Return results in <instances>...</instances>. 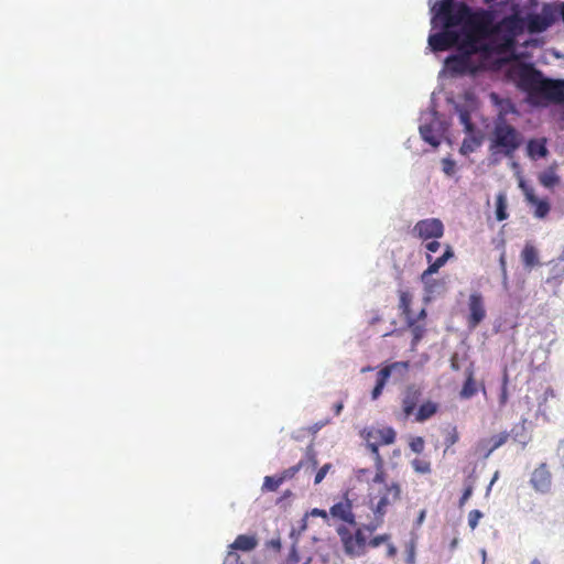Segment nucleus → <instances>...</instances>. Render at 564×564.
Masks as SVG:
<instances>
[{
    "mask_svg": "<svg viewBox=\"0 0 564 564\" xmlns=\"http://www.w3.org/2000/svg\"><path fill=\"white\" fill-rule=\"evenodd\" d=\"M432 26H441L437 33L429 35V45L433 52H444L452 47L459 48L464 36L492 37L505 29L511 33L512 18L495 22V12L490 9H473L467 3L456 0H440L431 9Z\"/></svg>",
    "mask_w": 564,
    "mask_h": 564,
    "instance_id": "nucleus-1",
    "label": "nucleus"
},
{
    "mask_svg": "<svg viewBox=\"0 0 564 564\" xmlns=\"http://www.w3.org/2000/svg\"><path fill=\"white\" fill-rule=\"evenodd\" d=\"M512 18L513 26L511 33H506L505 29L497 33H492L496 39V53L508 54L514 51L517 45V37L521 35L524 30L530 34H538L546 31L556 21V10L551 4H544L540 13H528L524 18L518 12H513L503 17L501 20Z\"/></svg>",
    "mask_w": 564,
    "mask_h": 564,
    "instance_id": "nucleus-2",
    "label": "nucleus"
},
{
    "mask_svg": "<svg viewBox=\"0 0 564 564\" xmlns=\"http://www.w3.org/2000/svg\"><path fill=\"white\" fill-rule=\"evenodd\" d=\"M517 86L527 93L529 99L539 104L564 102V79H551L531 64H523L517 72Z\"/></svg>",
    "mask_w": 564,
    "mask_h": 564,
    "instance_id": "nucleus-3",
    "label": "nucleus"
},
{
    "mask_svg": "<svg viewBox=\"0 0 564 564\" xmlns=\"http://www.w3.org/2000/svg\"><path fill=\"white\" fill-rule=\"evenodd\" d=\"M522 143V133L506 119L500 118L495 122L488 147L491 155H503L512 159Z\"/></svg>",
    "mask_w": 564,
    "mask_h": 564,
    "instance_id": "nucleus-4",
    "label": "nucleus"
},
{
    "mask_svg": "<svg viewBox=\"0 0 564 564\" xmlns=\"http://www.w3.org/2000/svg\"><path fill=\"white\" fill-rule=\"evenodd\" d=\"M495 37H473L464 36L457 50L459 54L451 55L446 58L447 67L455 73H466L470 67V57L478 53H496Z\"/></svg>",
    "mask_w": 564,
    "mask_h": 564,
    "instance_id": "nucleus-5",
    "label": "nucleus"
},
{
    "mask_svg": "<svg viewBox=\"0 0 564 564\" xmlns=\"http://www.w3.org/2000/svg\"><path fill=\"white\" fill-rule=\"evenodd\" d=\"M381 525H376V519L372 518L368 523L356 528L354 532L345 524H339L336 533L339 536L344 552L350 557H359L367 551L369 535Z\"/></svg>",
    "mask_w": 564,
    "mask_h": 564,
    "instance_id": "nucleus-6",
    "label": "nucleus"
},
{
    "mask_svg": "<svg viewBox=\"0 0 564 564\" xmlns=\"http://www.w3.org/2000/svg\"><path fill=\"white\" fill-rule=\"evenodd\" d=\"M378 484L382 486L376 492H369V506L376 519V525H382L389 507L401 499V487L395 481L387 484L384 480Z\"/></svg>",
    "mask_w": 564,
    "mask_h": 564,
    "instance_id": "nucleus-7",
    "label": "nucleus"
},
{
    "mask_svg": "<svg viewBox=\"0 0 564 564\" xmlns=\"http://www.w3.org/2000/svg\"><path fill=\"white\" fill-rule=\"evenodd\" d=\"M409 369V361H395L381 368L377 373L376 386L371 391V399L377 400L382 394L391 376H394L395 381H402L406 377Z\"/></svg>",
    "mask_w": 564,
    "mask_h": 564,
    "instance_id": "nucleus-8",
    "label": "nucleus"
},
{
    "mask_svg": "<svg viewBox=\"0 0 564 564\" xmlns=\"http://www.w3.org/2000/svg\"><path fill=\"white\" fill-rule=\"evenodd\" d=\"M349 490L345 491L339 500L329 508V516L335 522L356 527V516L352 511V500L349 498Z\"/></svg>",
    "mask_w": 564,
    "mask_h": 564,
    "instance_id": "nucleus-9",
    "label": "nucleus"
},
{
    "mask_svg": "<svg viewBox=\"0 0 564 564\" xmlns=\"http://www.w3.org/2000/svg\"><path fill=\"white\" fill-rule=\"evenodd\" d=\"M412 234L421 240L438 239L444 235V225L438 218H426L419 220Z\"/></svg>",
    "mask_w": 564,
    "mask_h": 564,
    "instance_id": "nucleus-10",
    "label": "nucleus"
},
{
    "mask_svg": "<svg viewBox=\"0 0 564 564\" xmlns=\"http://www.w3.org/2000/svg\"><path fill=\"white\" fill-rule=\"evenodd\" d=\"M366 443L391 445L395 442L397 433L391 426L369 427L362 433Z\"/></svg>",
    "mask_w": 564,
    "mask_h": 564,
    "instance_id": "nucleus-11",
    "label": "nucleus"
},
{
    "mask_svg": "<svg viewBox=\"0 0 564 564\" xmlns=\"http://www.w3.org/2000/svg\"><path fill=\"white\" fill-rule=\"evenodd\" d=\"M469 314L467 317V324L470 329L476 328L486 317V310L484 305V299L480 293H473L468 301Z\"/></svg>",
    "mask_w": 564,
    "mask_h": 564,
    "instance_id": "nucleus-12",
    "label": "nucleus"
},
{
    "mask_svg": "<svg viewBox=\"0 0 564 564\" xmlns=\"http://www.w3.org/2000/svg\"><path fill=\"white\" fill-rule=\"evenodd\" d=\"M421 398L422 390L417 386L410 384L405 388L401 400L402 414L404 419H408L415 413V409Z\"/></svg>",
    "mask_w": 564,
    "mask_h": 564,
    "instance_id": "nucleus-13",
    "label": "nucleus"
},
{
    "mask_svg": "<svg viewBox=\"0 0 564 564\" xmlns=\"http://www.w3.org/2000/svg\"><path fill=\"white\" fill-rule=\"evenodd\" d=\"M530 484L542 494L549 492L552 486V475L545 463H541L532 473Z\"/></svg>",
    "mask_w": 564,
    "mask_h": 564,
    "instance_id": "nucleus-14",
    "label": "nucleus"
},
{
    "mask_svg": "<svg viewBox=\"0 0 564 564\" xmlns=\"http://www.w3.org/2000/svg\"><path fill=\"white\" fill-rule=\"evenodd\" d=\"M520 187L523 189L525 199L528 203L535 207L534 216L538 218H544L550 212V204L545 199H539L532 187L527 186L524 182H520Z\"/></svg>",
    "mask_w": 564,
    "mask_h": 564,
    "instance_id": "nucleus-15",
    "label": "nucleus"
},
{
    "mask_svg": "<svg viewBox=\"0 0 564 564\" xmlns=\"http://www.w3.org/2000/svg\"><path fill=\"white\" fill-rule=\"evenodd\" d=\"M453 256H454V253H453L451 246H447L445 252L441 257H438L434 260L431 254H427L426 260L429 262V267L421 274V281L424 284H427V278H430L432 274L436 273Z\"/></svg>",
    "mask_w": 564,
    "mask_h": 564,
    "instance_id": "nucleus-16",
    "label": "nucleus"
},
{
    "mask_svg": "<svg viewBox=\"0 0 564 564\" xmlns=\"http://www.w3.org/2000/svg\"><path fill=\"white\" fill-rule=\"evenodd\" d=\"M509 437L510 434L508 432H502L492 435L488 438L481 440L479 442V447L484 452V456L489 457L492 452L505 445L508 442Z\"/></svg>",
    "mask_w": 564,
    "mask_h": 564,
    "instance_id": "nucleus-17",
    "label": "nucleus"
},
{
    "mask_svg": "<svg viewBox=\"0 0 564 564\" xmlns=\"http://www.w3.org/2000/svg\"><path fill=\"white\" fill-rule=\"evenodd\" d=\"M549 154V150L546 147V139L545 138H535L530 139L527 143V155L533 160L536 161L539 159H544Z\"/></svg>",
    "mask_w": 564,
    "mask_h": 564,
    "instance_id": "nucleus-18",
    "label": "nucleus"
},
{
    "mask_svg": "<svg viewBox=\"0 0 564 564\" xmlns=\"http://www.w3.org/2000/svg\"><path fill=\"white\" fill-rule=\"evenodd\" d=\"M380 446L381 445L376 443H367V447L370 449L375 458L376 474L371 479L372 482H384V477L387 476L384 471V460L379 453Z\"/></svg>",
    "mask_w": 564,
    "mask_h": 564,
    "instance_id": "nucleus-19",
    "label": "nucleus"
},
{
    "mask_svg": "<svg viewBox=\"0 0 564 564\" xmlns=\"http://www.w3.org/2000/svg\"><path fill=\"white\" fill-rule=\"evenodd\" d=\"M438 411V404L433 401L423 402L414 413V421L422 423L430 420Z\"/></svg>",
    "mask_w": 564,
    "mask_h": 564,
    "instance_id": "nucleus-20",
    "label": "nucleus"
},
{
    "mask_svg": "<svg viewBox=\"0 0 564 564\" xmlns=\"http://www.w3.org/2000/svg\"><path fill=\"white\" fill-rule=\"evenodd\" d=\"M258 545V540L254 535L240 534L229 545L231 550H239L243 552H250Z\"/></svg>",
    "mask_w": 564,
    "mask_h": 564,
    "instance_id": "nucleus-21",
    "label": "nucleus"
},
{
    "mask_svg": "<svg viewBox=\"0 0 564 564\" xmlns=\"http://www.w3.org/2000/svg\"><path fill=\"white\" fill-rule=\"evenodd\" d=\"M405 322L413 336L411 345L414 349L425 334V325L424 323H419L413 316H409Z\"/></svg>",
    "mask_w": 564,
    "mask_h": 564,
    "instance_id": "nucleus-22",
    "label": "nucleus"
},
{
    "mask_svg": "<svg viewBox=\"0 0 564 564\" xmlns=\"http://www.w3.org/2000/svg\"><path fill=\"white\" fill-rule=\"evenodd\" d=\"M521 259L527 268H533L539 263V254L536 248L531 243H525L522 252Z\"/></svg>",
    "mask_w": 564,
    "mask_h": 564,
    "instance_id": "nucleus-23",
    "label": "nucleus"
},
{
    "mask_svg": "<svg viewBox=\"0 0 564 564\" xmlns=\"http://www.w3.org/2000/svg\"><path fill=\"white\" fill-rule=\"evenodd\" d=\"M510 436L512 437V440L519 444L522 445V447L524 448L528 443L530 442L531 437L530 435L528 434L527 432V427H525V421H523L522 423L520 424H516L511 431H510Z\"/></svg>",
    "mask_w": 564,
    "mask_h": 564,
    "instance_id": "nucleus-24",
    "label": "nucleus"
},
{
    "mask_svg": "<svg viewBox=\"0 0 564 564\" xmlns=\"http://www.w3.org/2000/svg\"><path fill=\"white\" fill-rule=\"evenodd\" d=\"M413 300V295L408 290H400L399 291V310L401 311V315L404 316V318H409V316H412L411 312V303Z\"/></svg>",
    "mask_w": 564,
    "mask_h": 564,
    "instance_id": "nucleus-25",
    "label": "nucleus"
},
{
    "mask_svg": "<svg viewBox=\"0 0 564 564\" xmlns=\"http://www.w3.org/2000/svg\"><path fill=\"white\" fill-rule=\"evenodd\" d=\"M477 393V386L474 378V371L471 369L467 370L466 380L460 390V397L463 399H470Z\"/></svg>",
    "mask_w": 564,
    "mask_h": 564,
    "instance_id": "nucleus-26",
    "label": "nucleus"
},
{
    "mask_svg": "<svg viewBox=\"0 0 564 564\" xmlns=\"http://www.w3.org/2000/svg\"><path fill=\"white\" fill-rule=\"evenodd\" d=\"M456 111L459 117V122L464 126V130L467 133H473L475 130V126L471 122V117L469 110L465 106H456Z\"/></svg>",
    "mask_w": 564,
    "mask_h": 564,
    "instance_id": "nucleus-27",
    "label": "nucleus"
},
{
    "mask_svg": "<svg viewBox=\"0 0 564 564\" xmlns=\"http://www.w3.org/2000/svg\"><path fill=\"white\" fill-rule=\"evenodd\" d=\"M539 182L546 188H553L560 183V177L556 175L553 169H549L539 175Z\"/></svg>",
    "mask_w": 564,
    "mask_h": 564,
    "instance_id": "nucleus-28",
    "label": "nucleus"
},
{
    "mask_svg": "<svg viewBox=\"0 0 564 564\" xmlns=\"http://www.w3.org/2000/svg\"><path fill=\"white\" fill-rule=\"evenodd\" d=\"M420 133L424 141L430 143L433 147H437L440 144L438 138L435 135L434 130L431 126H422L420 127Z\"/></svg>",
    "mask_w": 564,
    "mask_h": 564,
    "instance_id": "nucleus-29",
    "label": "nucleus"
},
{
    "mask_svg": "<svg viewBox=\"0 0 564 564\" xmlns=\"http://www.w3.org/2000/svg\"><path fill=\"white\" fill-rule=\"evenodd\" d=\"M282 484L283 482L279 475L265 476L263 479L262 490L276 491Z\"/></svg>",
    "mask_w": 564,
    "mask_h": 564,
    "instance_id": "nucleus-30",
    "label": "nucleus"
},
{
    "mask_svg": "<svg viewBox=\"0 0 564 564\" xmlns=\"http://www.w3.org/2000/svg\"><path fill=\"white\" fill-rule=\"evenodd\" d=\"M411 466L417 474H430L432 470L431 463L424 458H414Z\"/></svg>",
    "mask_w": 564,
    "mask_h": 564,
    "instance_id": "nucleus-31",
    "label": "nucleus"
},
{
    "mask_svg": "<svg viewBox=\"0 0 564 564\" xmlns=\"http://www.w3.org/2000/svg\"><path fill=\"white\" fill-rule=\"evenodd\" d=\"M496 217L499 221H502L507 219V202L506 196L503 194H499L497 196V209H496Z\"/></svg>",
    "mask_w": 564,
    "mask_h": 564,
    "instance_id": "nucleus-32",
    "label": "nucleus"
},
{
    "mask_svg": "<svg viewBox=\"0 0 564 564\" xmlns=\"http://www.w3.org/2000/svg\"><path fill=\"white\" fill-rule=\"evenodd\" d=\"M508 384H509L508 375L505 373L503 379H502V383H501L500 393H499V405H500V408H503L508 403V401H509Z\"/></svg>",
    "mask_w": 564,
    "mask_h": 564,
    "instance_id": "nucleus-33",
    "label": "nucleus"
},
{
    "mask_svg": "<svg viewBox=\"0 0 564 564\" xmlns=\"http://www.w3.org/2000/svg\"><path fill=\"white\" fill-rule=\"evenodd\" d=\"M302 466H303V462L301 460L296 465H294L288 469H284L281 474H279V477L281 478L282 482H284L285 480L292 479L300 471Z\"/></svg>",
    "mask_w": 564,
    "mask_h": 564,
    "instance_id": "nucleus-34",
    "label": "nucleus"
},
{
    "mask_svg": "<svg viewBox=\"0 0 564 564\" xmlns=\"http://www.w3.org/2000/svg\"><path fill=\"white\" fill-rule=\"evenodd\" d=\"M458 440H459V434H458L457 429L454 426L446 433V436L444 440L446 449H448L449 447L455 445L458 442Z\"/></svg>",
    "mask_w": 564,
    "mask_h": 564,
    "instance_id": "nucleus-35",
    "label": "nucleus"
},
{
    "mask_svg": "<svg viewBox=\"0 0 564 564\" xmlns=\"http://www.w3.org/2000/svg\"><path fill=\"white\" fill-rule=\"evenodd\" d=\"M424 440L421 436L413 437L409 443L411 451L416 454H421L424 451Z\"/></svg>",
    "mask_w": 564,
    "mask_h": 564,
    "instance_id": "nucleus-36",
    "label": "nucleus"
},
{
    "mask_svg": "<svg viewBox=\"0 0 564 564\" xmlns=\"http://www.w3.org/2000/svg\"><path fill=\"white\" fill-rule=\"evenodd\" d=\"M482 512L475 509L468 513V525L471 530H475L478 525L479 520L482 518Z\"/></svg>",
    "mask_w": 564,
    "mask_h": 564,
    "instance_id": "nucleus-37",
    "label": "nucleus"
},
{
    "mask_svg": "<svg viewBox=\"0 0 564 564\" xmlns=\"http://www.w3.org/2000/svg\"><path fill=\"white\" fill-rule=\"evenodd\" d=\"M390 540V535L384 533L377 536H373L372 539H369L368 545L372 549L380 546L381 544L388 542Z\"/></svg>",
    "mask_w": 564,
    "mask_h": 564,
    "instance_id": "nucleus-38",
    "label": "nucleus"
},
{
    "mask_svg": "<svg viewBox=\"0 0 564 564\" xmlns=\"http://www.w3.org/2000/svg\"><path fill=\"white\" fill-rule=\"evenodd\" d=\"M300 562V555L296 549V544L293 543L291 550L283 564H297Z\"/></svg>",
    "mask_w": 564,
    "mask_h": 564,
    "instance_id": "nucleus-39",
    "label": "nucleus"
},
{
    "mask_svg": "<svg viewBox=\"0 0 564 564\" xmlns=\"http://www.w3.org/2000/svg\"><path fill=\"white\" fill-rule=\"evenodd\" d=\"M330 468V464H325L324 466H322L315 475L314 484L317 485L322 482Z\"/></svg>",
    "mask_w": 564,
    "mask_h": 564,
    "instance_id": "nucleus-40",
    "label": "nucleus"
},
{
    "mask_svg": "<svg viewBox=\"0 0 564 564\" xmlns=\"http://www.w3.org/2000/svg\"><path fill=\"white\" fill-rule=\"evenodd\" d=\"M370 469L368 468H359L356 470L355 475H356V479L359 481V482H368L369 479H368V476L370 475Z\"/></svg>",
    "mask_w": 564,
    "mask_h": 564,
    "instance_id": "nucleus-41",
    "label": "nucleus"
},
{
    "mask_svg": "<svg viewBox=\"0 0 564 564\" xmlns=\"http://www.w3.org/2000/svg\"><path fill=\"white\" fill-rule=\"evenodd\" d=\"M473 490H474V488H473L471 485L466 486V488L464 489L463 495H462V497L459 499V503L458 505H459L460 508L464 507L465 503L468 501V499L471 497Z\"/></svg>",
    "mask_w": 564,
    "mask_h": 564,
    "instance_id": "nucleus-42",
    "label": "nucleus"
},
{
    "mask_svg": "<svg viewBox=\"0 0 564 564\" xmlns=\"http://www.w3.org/2000/svg\"><path fill=\"white\" fill-rule=\"evenodd\" d=\"M442 164H443V171L445 174L452 175L454 173V170H455L454 161H452L451 159H444L442 161Z\"/></svg>",
    "mask_w": 564,
    "mask_h": 564,
    "instance_id": "nucleus-43",
    "label": "nucleus"
},
{
    "mask_svg": "<svg viewBox=\"0 0 564 564\" xmlns=\"http://www.w3.org/2000/svg\"><path fill=\"white\" fill-rule=\"evenodd\" d=\"M267 547L271 549V550H273L275 552H280L281 549H282V543H281L280 538L271 539L270 541H268L267 542Z\"/></svg>",
    "mask_w": 564,
    "mask_h": 564,
    "instance_id": "nucleus-44",
    "label": "nucleus"
},
{
    "mask_svg": "<svg viewBox=\"0 0 564 564\" xmlns=\"http://www.w3.org/2000/svg\"><path fill=\"white\" fill-rule=\"evenodd\" d=\"M406 562L408 564H414L415 563V545L414 543H411L406 551Z\"/></svg>",
    "mask_w": 564,
    "mask_h": 564,
    "instance_id": "nucleus-45",
    "label": "nucleus"
},
{
    "mask_svg": "<svg viewBox=\"0 0 564 564\" xmlns=\"http://www.w3.org/2000/svg\"><path fill=\"white\" fill-rule=\"evenodd\" d=\"M312 516H315V517H321L323 518L325 521H327L330 516H329V511H326L324 509H318V508H315L312 510L311 512Z\"/></svg>",
    "mask_w": 564,
    "mask_h": 564,
    "instance_id": "nucleus-46",
    "label": "nucleus"
},
{
    "mask_svg": "<svg viewBox=\"0 0 564 564\" xmlns=\"http://www.w3.org/2000/svg\"><path fill=\"white\" fill-rule=\"evenodd\" d=\"M425 248L427 249L429 252H436L441 248V243L436 241V239H433L432 241L425 245Z\"/></svg>",
    "mask_w": 564,
    "mask_h": 564,
    "instance_id": "nucleus-47",
    "label": "nucleus"
},
{
    "mask_svg": "<svg viewBox=\"0 0 564 564\" xmlns=\"http://www.w3.org/2000/svg\"><path fill=\"white\" fill-rule=\"evenodd\" d=\"M499 263H500V268H501V271H502L503 275H506V273H507V262H506V254H505V252H502L500 254Z\"/></svg>",
    "mask_w": 564,
    "mask_h": 564,
    "instance_id": "nucleus-48",
    "label": "nucleus"
},
{
    "mask_svg": "<svg viewBox=\"0 0 564 564\" xmlns=\"http://www.w3.org/2000/svg\"><path fill=\"white\" fill-rule=\"evenodd\" d=\"M425 517H426V510H424V509H423V510H421V511H420V513H419V516H417V519H416V521H415V525H416V527L422 525V523H423V522H424V520H425Z\"/></svg>",
    "mask_w": 564,
    "mask_h": 564,
    "instance_id": "nucleus-49",
    "label": "nucleus"
},
{
    "mask_svg": "<svg viewBox=\"0 0 564 564\" xmlns=\"http://www.w3.org/2000/svg\"><path fill=\"white\" fill-rule=\"evenodd\" d=\"M436 284H437V282H436V281H431V279H430V278H427V284H424V285H425V290H426V292H429V293L434 292V286H435Z\"/></svg>",
    "mask_w": 564,
    "mask_h": 564,
    "instance_id": "nucleus-50",
    "label": "nucleus"
},
{
    "mask_svg": "<svg viewBox=\"0 0 564 564\" xmlns=\"http://www.w3.org/2000/svg\"><path fill=\"white\" fill-rule=\"evenodd\" d=\"M395 554H397V547L393 544H391V543L388 544L387 555L389 557H393V556H395Z\"/></svg>",
    "mask_w": 564,
    "mask_h": 564,
    "instance_id": "nucleus-51",
    "label": "nucleus"
},
{
    "mask_svg": "<svg viewBox=\"0 0 564 564\" xmlns=\"http://www.w3.org/2000/svg\"><path fill=\"white\" fill-rule=\"evenodd\" d=\"M343 409H344L343 402H337L336 404H334V412L336 415H339L341 413Z\"/></svg>",
    "mask_w": 564,
    "mask_h": 564,
    "instance_id": "nucleus-52",
    "label": "nucleus"
},
{
    "mask_svg": "<svg viewBox=\"0 0 564 564\" xmlns=\"http://www.w3.org/2000/svg\"><path fill=\"white\" fill-rule=\"evenodd\" d=\"M426 317V311L424 308H422L420 311V313L417 314L416 317H414L419 323H421V321H424Z\"/></svg>",
    "mask_w": 564,
    "mask_h": 564,
    "instance_id": "nucleus-53",
    "label": "nucleus"
},
{
    "mask_svg": "<svg viewBox=\"0 0 564 564\" xmlns=\"http://www.w3.org/2000/svg\"><path fill=\"white\" fill-rule=\"evenodd\" d=\"M558 452H560L562 464L564 466V440L560 444Z\"/></svg>",
    "mask_w": 564,
    "mask_h": 564,
    "instance_id": "nucleus-54",
    "label": "nucleus"
},
{
    "mask_svg": "<svg viewBox=\"0 0 564 564\" xmlns=\"http://www.w3.org/2000/svg\"><path fill=\"white\" fill-rule=\"evenodd\" d=\"M561 17L564 21V3H562V6H561Z\"/></svg>",
    "mask_w": 564,
    "mask_h": 564,
    "instance_id": "nucleus-55",
    "label": "nucleus"
},
{
    "mask_svg": "<svg viewBox=\"0 0 564 564\" xmlns=\"http://www.w3.org/2000/svg\"><path fill=\"white\" fill-rule=\"evenodd\" d=\"M230 556H236V557L238 558V555H237V554H235V553H234V552H231V551H229V552H228V557H230Z\"/></svg>",
    "mask_w": 564,
    "mask_h": 564,
    "instance_id": "nucleus-56",
    "label": "nucleus"
},
{
    "mask_svg": "<svg viewBox=\"0 0 564 564\" xmlns=\"http://www.w3.org/2000/svg\"><path fill=\"white\" fill-rule=\"evenodd\" d=\"M311 562H312V558H311V557H308V558H306V560L303 562V564H311Z\"/></svg>",
    "mask_w": 564,
    "mask_h": 564,
    "instance_id": "nucleus-57",
    "label": "nucleus"
},
{
    "mask_svg": "<svg viewBox=\"0 0 564 564\" xmlns=\"http://www.w3.org/2000/svg\"><path fill=\"white\" fill-rule=\"evenodd\" d=\"M531 564H542V563H541L539 560H536V558H535V560H533V561L531 562Z\"/></svg>",
    "mask_w": 564,
    "mask_h": 564,
    "instance_id": "nucleus-58",
    "label": "nucleus"
},
{
    "mask_svg": "<svg viewBox=\"0 0 564 564\" xmlns=\"http://www.w3.org/2000/svg\"><path fill=\"white\" fill-rule=\"evenodd\" d=\"M368 370H371V367H367V368H362V371H368Z\"/></svg>",
    "mask_w": 564,
    "mask_h": 564,
    "instance_id": "nucleus-59",
    "label": "nucleus"
}]
</instances>
